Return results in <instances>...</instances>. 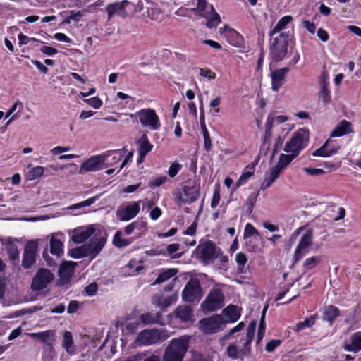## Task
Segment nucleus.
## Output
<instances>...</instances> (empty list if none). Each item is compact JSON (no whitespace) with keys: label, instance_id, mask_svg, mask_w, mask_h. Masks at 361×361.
<instances>
[{"label":"nucleus","instance_id":"f257e3e1","mask_svg":"<svg viewBox=\"0 0 361 361\" xmlns=\"http://www.w3.org/2000/svg\"><path fill=\"white\" fill-rule=\"evenodd\" d=\"M269 37V58L274 62L281 61L288 53L290 32H283L276 36Z\"/></svg>","mask_w":361,"mask_h":361},{"label":"nucleus","instance_id":"f03ea898","mask_svg":"<svg viewBox=\"0 0 361 361\" xmlns=\"http://www.w3.org/2000/svg\"><path fill=\"white\" fill-rule=\"evenodd\" d=\"M188 337L172 339L165 348L162 361H183L188 348Z\"/></svg>","mask_w":361,"mask_h":361},{"label":"nucleus","instance_id":"7ed1b4c3","mask_svg":"<svg viewBox=\"0 0 361 361\" xmlns=\"http://www.w3.org/2000/svg\"><path fill=\"white\" fill-rule=\"evenodd\" d=\"M195 252L196 257L204 265L212 264L221 255V248L210 240L200 242Z\"/></svg>","mask_w":361,"mask_h":361},{"label":"nucleus","instance_id":"20e7f679","mask_svg":"<svg viewBox=\"0 0 361 361\" xmlns=\"http://www.w3.org/2000/svg\"><path fill=\"white\" fill-rule=\"evenodd\" d=\"M309 140V130L305 128H300L293 133L290 141L285 145L283 150L287 153H292L298 157L308 145Z\"/></svg>","mask_w":361,"mask_h":361},{"label":"nucleus","instance_id":"39448f33","mask_svg":"<svg viewBox=\"0 0 361 361\" xmlns=\"http://www.w3.org/2000/svg\"><path fill=\"white\" fill-rule=\"evenodd\" d=\"M169 337V335L166 330L145 329L137 334L135 343L138 346H149L162 342Z\"/></svg>","mask_w":361,"mask_h":361},{"label":"nucleus","instance_id":"423d86ee","mask_svg":"<svg viewBox=\"0 0 361 361\" xmlns=\"http://www.w3.org/2000/svg\"><path fill=\"white\" fill-rule=\"evenodd\" d=\"M203 295L200 281L197 279H191L182 291V299L187 302H199Z\"/></svg>","mask_w":361,"mask_h":361},{"label":"nucleus","instance_id":"0eeeda50","mask_svg":"<svg viewBox=\"0 0 361 361\" xmlns=\"http://www.w3.org/2000/svg\"><path fill=\"white\" fill-rule=\"evenodd\" d=\"M137 116L143 127L149 128L151 130H159L161 127L160 120L155 111L152 109H142L135 114L130 115V117Z\"/></svg>","mask_w":361,"mask_h":361},{"label":"nucleus","instance_id":"6e6552de","mask_svg":"<svg viewBox=\"0 0 361 361\" xmlns=\"http://www.w3.org/2000/svg\"><path fill=\"white\" fill-rule=\"evenodd\" d=\"M224 295L221 290L216 288L212 289L205 300L201 304L204 312H214L223 307Z\"/></svg>","mask_w":361,"mask_h":361},{"label":"nucleus","instance_id":"1a4fd4ad","mask_svg":"<svg viewBox=\"0 0 361 361\" xmlns=\"http://www.w3.org/2000/svg\"><path fill=\"white\" fill-rule=\"evenodd\" d=\"M200 329L206 334H213L219 332L226 325L221 315L215 314L204 318L199 322Z\"/></svg>","mask_w":361,"mask_h":361},{"label":"nucleus","instance_id":"9d476101","mask_svg":"<svg viewBox=\"0 0 361 361\" xmlns=\"http://www.w3.org/2000/svg\"><path fill=\"white\" fill-rule=\"evenodd\" d=\"M54 279V274L47 269L40 268L37 270L32 279L31 288L39 291L47 288V285Z\"/></svg>","mask_w":361,"mask_h":361},{"label":"nucleus","instance_id":"9b49d317","mask_svg":"<svg viewBox=\"0 0 361 361\" xmlns=\"http://www.w3.org/2000/svg\"><path fill=\"white\" fill-rule=\"evenodd\" d=\"M313 240L312 230H307L300 238L293 255L294 263L299 262L309 251V247Z\"/></svg>","mask_w":361,"mask_h":361},{"label":"nucleus","instance_id":"f8f14e48","mask_svg":"<svg viewBox=\"0 0 361 361\" xmlns=\"http://www.w3.org/2000/svg\"><path fill=\"white\" fill-rule=\"evenodd\" d=\"M37 243L35 240L28 241L24 247L23 254L22 267L24 269H30L36 261Z\"/></svg>","mask_w":361,"mask_h":361},{"label":"nucleus","instance_id":"ddd939ff","mask_svg":"<svg viewBox=\"0 0 361 361\" xmlns=\"http://www.w3.org/2000/svg\"><path fill=\"white\" fill-rule=\"evenodd\" d=\"M106 243L104 237H92L88 243L84 244L87 257L94 259L102 251Z\"/></svg>","mask_w":361,"mask_h":361},{"label":"nucleus","instance_id":"4468645a","mask_svg":"<svg viewBox=\"0 0 361 361\" xmlns=\"http://www.w3.org/2000/svg\"><path fill=\"white\" fill-rule=\"evenodd\" d=\"M182 190L188 204L195 202L200 197V185H197L195 180H187L182 185Z\"/></svg>","mask_w":361,"mask_h":361},{"label":"nucleus","instance_id":"2eb2a0df","mask_svg":"<svg viewBox=\"0 0 361 361\" xmlns=\"http://www.w3.org/2000/svg\"><path fill=\"white\" fill-rule=\"evenodd\" d=\"M340 149L336 141L328 139L319 149L313 153L314 157H329L336 154Z\"/></svg>","mask_w":361,"mask_h":361},{"label":"nucleus","instance_id":"dca6fc26","mask_svg":"<svg viewBox=\"0 0 361 361\" xmlns=\"http://www.w3.org/2000/svg\"><path fill=\"white\" fill-rule=\"evenodd\" d=\"M130 4L128 0H123L121 1L115 2L107 5L106 9L108 13L109 19H111L115 15L121 18L127 16L126 7Z\"/></svg>","mask_w":361,"mask_h":361},{"label":"nucleus","instance_id":"f3484780","mask_svg":"<svg viewBox=\"0 0 361 361\" xmlns=\"http://www.w3.org/2000/svg\"><path fill=\"white\" fill-rule=\"evenodd\" d=\"M140 204L137 202H133L124 208L117 210V216L121 221H128L137 216L140 212Z\"/></svg>","mask_w":361,"mask_h":361},{"label":"nucleus","instance_id":"a211bd4d","mask_svg":"<svg viewBox=\"0 0 361 361\" xmlns=\"http://www.w3.org/2000/svg\"><path fill=\"white\" fill-rule=\"evenodd\" d=\"M94 231V228L92 225L87 227H78L73 231L71 240L77 244L82 243L90 238Z\"/></svg>","mask_w":361,"mask_h":361},{"label":"nucleus","instance_id":"6ab92c4d","mask_svg":"<svg viewBox=\"0 0 361 361\" xmlns=\"http://www.w3.org/2000/svg\"><path fill=\"white\" fill-rule=\"evenodd\" d=\"M289 71L288 67L276 69L270 74L271 81V89L274 92H278L283 86L285 82V78Z\"/></svg>","mask_w":361,"mask_h":361},{"label":"nucleus","instance_id":"aec40b11","mask_svg":"<svg viewBox=\"0 0 361 361\" xmlns=\"http://www.w3.org/2000/svg\"><path fill=\"white\" fill-rule=\"evenodd\" d=\"M104 161H105V156L102 154L93 156L82 164L81 170L86 172L97 171L103 168Z\"/></svg>","mask_w":361,"mask_h":361},{"label":"nucleus","instance_id":"412c9836","mask_svg":"<svg viewBox=\"0 0 361 361\" xmlns=\"http://www.w3.org/2000/svg\"><path fill=\"white\" fill-rule=\"evenodd\" d=\"M347 352L358 353L361 350V331H357L350 336L343 344Z\"/></svg>","mask_w":361,"mask_h":361},{"label":"nucleus","instance_id":"4be33fe9","mask_svg":"<svg viewBox=\"0 0 361 361\" xmlns=\"http://www.w3.org/2000/svg\"><path fill=\"white\" fill-rule=\"evenodd\" d=\"M75 263L73 262H65L60 266L59 274L60 283L65 285L69 283L73 274Z\"/></svg>","mask_w":361,"mask_h":361},{"label":"nucleus","instance_id":"5701e85b","mask_svg":"<svg viewBox=\"0 0 361 361\" xmlns=\"http://www.w3.org/2000/svg\"><path fill=\"white\" fill-rule=\"evenodd\" d=\"M257 322L255 320L251 321L246 329V341L243 343V348L240 350V353L243 355H249L251 351L250 345L253 341Z\"/></svg>","mask_w":361,"mask_h":361},{"label":"nucleus","instance_id":"b1692460","mask_svg":"<svg viewBox=\"0 0 361 361\" xmlns=\"http://www.w3.org/2000/svg\"><path fill=\"white\" fill-rule=\"evenodd\" d=\"M329 85L327 75L323 73L319 80L320 90L319 92V99L325 104H329L331 102Z\"/></svg>","mask_w":361,"mask_h":361},{"label":"nucleus","instance_id":"393cba45","mask_svg":"<svg viewBox=\"0 0 361 361\" xmlns=\"http://www.w3.org/2000/svg\"><path fill=\"white\" fill-rule=\"evenodd\" d=\"M200 16L207 20L206 26L209 29L216 27L221 23V17L213 6H209V11L201 13Z\"/></svg>","mask_w":361,"mask_h":361},{"label":"nucleus","instance_id":"a878e982","mask_svg":"<svg viewBox=\"0 0 361 361\" xmlns=\"http://www.w3.org/2000/svg\"><path fill=\"white\" fill-rule=\"evenodd\" d=\"M353 132L350 122L342 120L331 132V137H340Z\"/></svg>","mask_w":361,"mask_h":361},{"label":"nucleus","instance_id":"bb28decb","mask_svg":"<svg viewBox=\"0 0 361 361\" xmlns=\"http://www.w3.org/2000/svg\"><path fill=\"white\" fill-rule=\"evenodd\" d=\"M102 154L105 156V161H104L105 166L114 165L118 163L123 156L121 150H109Z\"/></svg>","mask_w":361,"mask_h":361},{"label":"nucleus","instance_id":"cd10ccee","mask_svg":"<svg viewBox=\"0 0 361 361\" xmlns=\"http://www.w3.org/2000/svg\"><path fill=\"white\" fill-rule=\"evenodd\" d=\"M146 227L147 223L145 221L137 220L127 225L124 228V232L126 235H130L134 231H138L137 238H140L142 235V229H145Z\"/></svg>","mask_w":361,"mask_h":361},{"label":"nucleus","instance_id":"c85d7f7f","mask_svg":"<svg viewBox=\"0 0 361 361\" xmlns=\"http://www.w3.org/2000/svg\"><path fill=\"white\" fill-rule=\"evenodd\" d=\"M138 146V153L142 156L147 155L153 149V145L149 142L145 133L142 134L137 142Z\"/></svg>","mask_w":361,"mask_h":361},{"label":"nucleus","instance_id":"c756f323","mask_svg":"<svg viewBox=\"0 0 361 361\" xmlns=\"http://www.w3.org/2000/svg\"><path fill=\"white\" fill-rule=\"evenodd\" d=\"M293 17L287 15L282 17L275 25V26L269 30V35H275L281 30H284L287 25L293 21Z\"/></svg>","mask_w":361,"mask_h":361},{"label":"nucleus","instance_id":"7c9ffc66","mask_svg":"<svg viewBox=\"0 0 361 361\" xmlns=\"http://www.w3.org/2000/svg\"><path fill=\"white\" fill-rule=\"evenodd\" d=\"M174 313L176 317L181 321L188 322L192 317V310L188 305H180L176 309Z\"/></svg>","mask_w":361,"mask_h":361},{"label":"nucleus","instance_id":"2f4dec72","mask_svg":"<svg viewBox=\"0 0 361 361\" xmlns=\"http://www.w3.org/2000/svg\"><path fill=\"white\" fill-rule=\"evenodd\" d=\"M255 164L247 165L245 171L240 175V178L236 182V188H239L241 185L245 184L252 176H253L255 169Z\"/></svg>","mask_w":361,"mask_h":361},{"label":"nucleus","instance_id":"473e14b6","mask_svg":"<svg viewBox=\"0 0 361 361\" xmlns=\"http://www.w3.org/2000/svg\"><path fill=\"white\" fill-rule=\"evenodd\" d=\"M340 314V310L338 307L334 305H329L326 307L323 312L322 319L324 321L329 322L330 324L333 322V321L338 317Z\"/></svg>","mask_w":361,"mask_h":361},{"label":"nucleus","instance_id":"72a5a7b5","mask_svg":"<svg viewBox=\"0 0 361 361\" xmlns=\"http://www.w3.org/2000/svg\"><path fill=\"white\" fill-rule=\"evenodd\" d=\"M161 319V314L159 312L156 313L147 312L142 314L139 317L140 321L144 324H156L159 322Z\"/></svg>","mask_w":361,"mask_h":361},{"label":"nucleus","instance_id":"f704fd0d","mask_svg":"<svg viewBox=\"0 0 361 361\" xmlns=\"http://www.w3.org/2000/svg\"><path fill=\"white\" fill-rule=\"evenodd\" d=\"M281 171L279 169L276 168L275 166L272 167L270 169V174L268 178H265L262 185V189H266L269 188L272 183L279 178Z\"/></svg>","mask_w":361,"mask_h":361},{"label":"nucleus","instance_id":"c9c22d12","mask_svg":"<svg viewBox=\"0 0 361 361\" xmlns=\"http://www.w3.org/2000/svg\"><path fill=\"white\" fill-rule=\"evenodd\" d=\"M54 335V334L51 331H44L39 333H32L30 334L32 338L42 341V343H45L46 345H48V344H51Z\"/></svg>","mask_w":361,"mask_h":361},{"label":"nucleus","instance_id":"e433bc0d","mask_svg":"<svg viewBox=\"0 0 361 361\" xmlns=\"http://www.w3.org/2000/svg\"><path fill=\"white\" fill-rule=\"evenodd\" d=\"M133 242V238L126 239L122 238V232L118 231L114 235L113 244L118 248L126 247Z\"/></svg>","mask_w":361,"mask_h":361},{"label":"nucleus","instance_id":"4c0bfd02","mask_svg":"<svg viewBox=\"0 0 361 361\" xmlns=\"http://www.w3.org/2000/svg\"><path fill=\"white\" fill-rule=\"evenodd\" d=\"M294 154L288 153V154H281L279 156V159L276 168L280 169L281 171L283 170L291 161L296 157Z\"/></svg>","mask_w":361,"mask_h":361},{"label":"nucleus","instance_id":"58836bf2","mask_svg":"<svg viewBox=\"0 0 361 361\" xmlns=\"http://www.w3.org/2000/svg\"><path fill=\"white\" fill-rule=\"evenodd\" d=\"M274 121V115L273 114H269L267 116L265 126H264V133L263 136V142L266 143L269 141L271 136V130L273 127V123Z\"/></svg>","mask_w":361,"mask_h":361},{"label":"nucleus","instance_id":"ea45409f","mask_svg":"<svg viewBox=\"0 0 361 361\" xmlns=\"http://www.w3.org/2000/svg\"><path fill=\"white\" fill-rule=\"evenodd\" d=\"M63 245L60 240L51 238L50 240V252L53 255L60 257L63 253Z\"/></svg>","mask_w":361,"mask_h":361},{"label":"nucleus","instance_id":"a19ab883","mask_svg":"<svg viewBox=\"0 0 361 361\" xmlns=\"http://www.w3.org/2000/svg\"><path fill=\"white\" fill-rule=\"evenodd\" d=\"M176 273L177 271L174 269H169L167 270H165L159 274V276H157V278L152 284H161L165 282L166 281L170 279L173 276H174L176 274Z\"/></svg>","mask_w":361,"mask_h":361},{"label":"nucleus","instance_id":"79ce46f5","mask_svg":"<svg viewBox=\"0 0 361 361\" xmlns=\"http://www.w3.org/2000/svg\"><path fill=\"white\" fill-rule=\"evenodd\" d=\"M225 314L230 318L232 322H236L240 317L238 307L234 305H229L224 310Z\"/></svg>","mask_w":361,"mask_h":361},{"label":"nucleus","instance_id":"37998d69","mask_svg":"<svg viewBox=\"0 0 361 361\" xmlns=\"http://www.w3.org/2000/svg\"><path fill=\"white\" fill-rule=\"evenodd\" d=\"M322 261L321 256H313L309 258H307L302 264L303 269L305 271H307L309 270H312L314 267H316Z\"/></svg>","mask_w":361,"mask_h":361},{"label":"nucleus","instance_id":"c03bdc74","mask_svg":"<svg viewBox=\"0 0 361 361\" xmlns=\"http://www.w3.org/2000/svg\"><path fill=\"white\" fill-rule=\"evenodd\" d=\"M73 341L72 334L70 331H65L63 334V346L68 354H73L74 348L73 347Z\"/></svg>","mask_w":361,"mask_h":361},{"label":"nucleus","instance_id":"a18cd8bd","mask_svg":"<svg viewBox=\"0 0 361 361\" xmlns=\"http://www.w3.org/2000/svg\"><path fill=\"white\" fill-rule=\"evenodd\" d=\"M316 316L312 315L308 318H306L304 321L298 322L295 328V331L299 332L301 330L309 328L313 326L315 323Z\"/></svg>","mask_w":361,"mask_h":361},{"label":"nucleus","instance_id":"49530a36","mask_svg":"<svg viewBox=\"0 0 361 361\" xmlns=\"http://www.w3.org/2000/svg\"><path fill=\"white\" fill-rule=\"evenodd\" d=\"M68 255L74 259L87 257L84 244L81 246L69 250Z\"/></svg>","mask_w":361,"mask_h":361},{"label":"nucleus","instance_id":"de8ad7c7","mask_svg":"<svg viewBox=\"0 0 361 361\" xmlns=\"http://www.w3.org/2000/svg\"><path fill=\"white\" fill-rule=\"evenodd\" d=\"M6 250L11 261H19V251L16 245L13 243L8 244Z\"/></svg>","mask_w":361,"mask_h":361},{"label":"nucleus","instance_id":"09e8293b","mask_svg":"<svg viewBox=\"0 0 361 361\" xmlns=\"http://www.w3.org/2000/svg\"><path fill=\"white\" fill-rule=\"evenodd\" d=\"M257 197H258V193L252 192L247 197V202L245 204L246 212L247 214H252V212L253 211V208L255 207V204L257 202Z\"/></svg>","mask_w":361,"mask_h":361},{"label":"nucleus","instance_id":"8fccbe9b","mask_svg":"<svg viewBox=\"0 0 361 361\" xmlns=\"http://www.w3.org/2000/svg\"><path fill=\"white\" fill-rule=\"evenodd\" d=\"M55 357V350L52 344H48L42 351V361H51Z\"/></svg>","mask_w":361,"mask_h":361},{"label":"nucleus","instance_id":"3c124183","mask_svg":"<svg viewBox=\"0 0 361 361\" xmlns=\"http://www.w3.org/2000/svg\"><path fill=\"white\" fill-rule=\"evenodd\" d=\"M247 261L245 255L243 252H238L235 255V262L238 264V270L240 273L243 272L245 265Z\"/></svg>","mask_w":361,"mask_h":361},{"label":"nucleus","instance_id":"603ef678","mask_svg":"<svg viewBox=\"0 0 361 361\" xmlns=\"http://www.w3.org/2000/svg\"><path fill=\"white\" fill-rule=\"evenodd\" d=\"M97 199H98L97 196L90 197L89 199L85 200V201H82L81 202H79V203H77V204H75L72 205L70 207V209H80V208H82V207H85L90 206L92 204H94Z\"/></svg>","mask_w":361,"mask_h":361},{"label":"nucleus","instance_id":"864d4df0","mask_svg":"<svg viewBox=\"0 0 361 361\" xmlns=\"http://www.w3.org/2000/svg\"><path fill=\"white\" fill-rule=\"evenodd\" d=\"M254 235H259L258 231L251 224H247L244 230V238H250Z\"/></svg>","mask_w":361,"mask_h":361},{"label":"nucleus","instance_id":"5fc2aeb1","mask_svg":"<svg viewBox=\"0 0 361 361\" xmlns=\"http://www.w3.org/2000/svg\"><path fill=\"white\" fill-rule=\"evenodd\" d=\"M210 6L212 5L209 4L207 0H197V8L194 9V11H198V15L200 16L201 13L209 12Z\"/></svg>","mask_w":361,"mask_h":361},{"label":"nucleus","instance_id":"6e6d98bb","mask_svg":"<svg viewBox=\"0 0 361 361\" xmlns=\"http://www.w3.org/2000/svg\"><path fill=\"white\" fill-rule=\"evenodd\" d=\"M202 134L204 137V149L207 152H209L212 149V140L209 136V133L205 126L202 128Z\"/></svg>","mask_w":361,"mask_h":361},{"label":"nucleus","instance_id":"4d7b16f0","mask_svg":"<svg viewBox=\"0 0 361 361\" xmlns=\"http://www.w3.org/2000/svg\"><path fill=\"white\" fill-rule=\"evenodd\" d=\"M84 102L88 104L89 106H92L94 109H99L103 104V102L101 99H99L98 97H92L90 99H84Z\"/></svg>","mask_w":361,"mask_h":361},{"label":"nucleus","instance_id":"13d9d810","mask_svg":"<svg viewBox=\"0 0 361 361\" xmlns=\"http://www.w3.org/2000/svg\"><path fill=\"white\" fill-rule=\"evenodd\" d=\"M227 355L231 359H238L239 357L243 355L240 353L237 346L234 344L229 345L227 348Z\"/></svg>","mask_w":361,"mask_h":361},{"label":"nucleus","instance_id":"bf43d9fd","mask_svg":"<svg viewBox=\"0 0 361 361\" xmlns=\"http://www.w3.org/2000/svg\"><path fill=\"white\" fill-rule=\"evenodd\" d=\"M266 329V324L265 321L264 320V316L261 317L259 327H258V332H257V343H259L263 338L264 334L265 333Z\"/></svg>","mask_w":361,"mask_h":361},{"label":"nucleus","instance_id":"052dcab7","mask_svg":"<svg viewBox=\"0 0 361 361\" xmlns=\"http://www.w3.org/2000/svg\"><path fill=\"white\" fill-rule=\"evenodd\" d=\"M18 39L19 41L20 45L27 44H29L30 42H37L39 43H43V42H42L36 38H33V37L30 38L27 36L23 35L22 32H20L18 35Z\"/></svg>","mask_w":361,"mask_h":361},{"label":"nucleus","instance_id":"680f3d73","mask_svg":"<svg viewBox=\"0 0 361 361\" xmlns=\"http://www.w3.org/2000/svg\"><path fill=\"white\" fill-rule=\"evenodd\" d=\"M181 168H182L181 164H180L177 162H173V164H171V166H169V168L168 169L169 176L171 178L175 177L177 175V173H178V171L181 169Z\"/></svg>","mask_w":361,"mask_h":361},{"label":"nucleus","instance_id":"e2e57ef3","mask_svg":"<svg viewBox=\"0 0 361 361\" xmlns=\"http://www.w3.org/2000/svg\"><path fill=\"white\" fill-rule=\"evenodd\" d=\"M281 343V341L279 339H272L269 341L266 346L265 350L268 353L273 352L278 346H279Z\"/></svg>","mask_w":361,"mask_h":361},{"label":"nucleus","instance_id":"0e129e2a","mask_svg":"<svg viewBox=\"0 0 361 361\" xmlns=\"http://www.w3.org/2000/svg\"><path fill=\"white\" fill-rule=\"evenodd\" d=\"M245 246L248 252H256L258 248V245L252 238L245 239Z\"/></svg>","mask_w":361,"mask_h":361},{"label":"nucleus","instance_id":"69168bd1","mask_svg":"<svg viewBox=\"0 0 361 361\" xmlns=\"http://www.w3.org/2000/svg\"><path fill=\"white\" fill-rule=\"evenodd\" d=\"M44 172V170L42 166H36L30 171V176L31 179H36L41 177Z\"/></svg>","mask_w":361,"mask_h":361},{"label":"nucleus","instance_id":"338daca9","mask_svg":"<svg viewBox=\"0 0 361 361\" xmlns=\"http://www.w3.org/2000/svg\"><path fill=\"white\" fill-rule=\"evenodd\" d=\"M167 180L168 178L166 176H159L154 178L153 180L150 181L149 185L150 188L159 187L163 183H164Z\"/></svg>","mask_w":361,"mask_h":361},{"label":"nucleus","instance_id":"774afa93","mask_svg":"<svg viewBox=\"0 0 361 361\" xmlns=\"http://www.w3.org/2000/svg\"><path fill=\"white\" fill-rule=\"evenodd\" d=\"M175 298L173 297H168L164 298V300H160L158 302V305L162 309L164 310L169 307L174 301Z\"/></svg>","mask_w":361,"mask_h":361}]
</instances>
